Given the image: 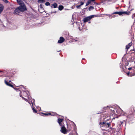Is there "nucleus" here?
<instances>
[{
	"label": "nucleus",
	"mask_w": 135,
	"mask_h": 135,
	"mask_svg": "<svg viewBox=\"0 0 135 135\" xmlns=\"http://www.w3.org/2000/svg\"><path fill=\"white\" fill-rule=\"evenodd\" d=\"M35 101V100L34 99H33L32 101H31V103L32 104V105H33V104L34 103V102Z\"/></svg>",
	"instance_id": "393cba45"
},
{
	"label": "nucleus",
	"mask_w": 135,
	"mask_h": 135,
	"mask_svg": "<svg viewBox=\"0 0 135 135\" xmlns=\"http://www.w3.org/2000/svg\"><path fill=\"white\" fill-rule=\"evenodd\" d=\"M94 15H91L87 17L84 19V22H88L92 18L94 17Z\"/></svg>",
	"instance_id": "39448f33"
},
{
	"label": "nucleus",
	"mask_w": 135,
	"mask_h": 135,
	"mask_svg": "<svg viewBox=\"0 0 135 135\" xmlns=\"http://www.w3.org/2000/svg\"><path fill=\"white\" fill-rule=\"evenodd\" d=\"M95 0H90L89 1H91V2H94L95 1Z\"/></svg>",
	"instance_id": "2f4dec72"
},
{
	"label": "nucleus",
	"mask_w": 135,
	"mask_h": 135,
	"mask_svg": "<svg viewBox=\"0 0 135 135\" xmlns=\"http://www.w3.org/2000/svg\"><path fill=\"white\" fill-rule=\"evenodd\" d=\"M8 72L7 70L0 71V77L7 76Z\"/></svg>",
	"instance_id": "f03ea898"
},
{
	"label": "nucleus",
	"mask_w": 135,
	"mask_h": 135,
	"mask_svg": "<svg viewBox=\"0 0 135 135\" xmlns=\"http://www.w3.org/2000/svg\"><path fill=\"white\" fill-rule=\"evenodd\" d=\"M4 82L7 85L11 87H13V85L11 84L10 82L11 81L10 80L9 81V82H8L6 80H4Z\"/></svg>",
	"instance_id": "6e6552de"
},
{
	"label": "nucleus",
	"mask_w": 135,
	"mask_h": 135,
	"mask_svg": "<svg viewBox=\"0 0 135 135\" xmlns=\"http://www.w3.org/2000/svg\"><path fill=\"white\" fill-rule=\"evenodd\" d=\"M116 111L117 113L120 114L122 111V110L120 108H119V110L118 111H117L116 110Z\"/></svg>",
	"instance_id": "f3484780"
},
{
	"label": "nucleus",
	"mask_w": 135,
	"mask_h": 135,
	"mask_svg": "<svg viewBox=\"0 0 135 135\" xmlns=\"http://www.w3.org/2000/svg\"><path fill=\"white\" fill-rule=\"evenodd\" d=\"M64 8V7L62 6H59V9L60 10H62Z\"/></svg>",
	"instance_id": "a211bd4d"
},
{
	"label": "nucleus",
	"mask_w": 135,
	"mask_h": 135,
	"mask_svg": "<svg viewBox=\"0 0 135 135\" xmlns=\"http://www.w3.org/2000/svg\"><path fill=\"white\" fill-rule=\"evenodd\" d=\"M18 3L20 5L22 4L23 2L21 0H17Z\"/></svg>",
	"instance_id": "dca6fc26"
},
{
	"label": "nucleus",
	"mask_w": 135,
	"mask_h": 135,
	"mask_svg": "<svg viewBox=\"0 0 135 135\" xmlns=\"http://www.w3.org/2000/svg\"><path fill=\"white\" fill-rule=\"evenodd\" d=\"M21 12L18 7L16 8L14 12V13L16 14V15H18Z\"/></svg>",
	"instance_id": "0eeeda50"
},
{
	"label": "nucleus",
	"mask_w": 135,
	"mask_h": 135,
	"mask_svg": "<svg viewBox=\"0 0 135 135\" xmlns=\"http://www.w3.org/2000/svg\"><path fill=\"white\" fill-rule=\"evenodd\" d=\"M94 9V8L93 6H90L89 8V10L90 11L93 10Z\"/></svg>",
	"instance_id": "6ab92c4d"
},
{
	"label": "nucleus",
	"mask_w": 135,
	"mask_h": 135,
	"mask_svg": "<svg viewBox=\"0 0 135 135\" xmlns=\"http://www.w3.org/2000/svg\"><path fill=\"white\" fill-rule=\"evenodd\" d=\"M51 7L52 8H56L57 7V4L56 3L54 2L51 5Z\"/></svg>",
	"instance_id": "f8f14e48"
},
{
	"label": "nucleus",
	"mask_w": 135,
	"mask_h": 135,
	"mask_svg": "<svg viewBox=\"0 0 135 135\" xmlns=\"http://www.w3.org/2000/svg\"><path fill=\"white\" fill-rule=\"evenodd\" d=\"M4 2L6 3H7L8 2V1L7 0H4Z\"/></svg>",
	"instance_id": "7c9ffc66"
},
{
	"label": "nucleus",
	"mask_w": 135,
	"mask_h": 135,
	"mask_svg": "<svg viewBox=\"0 0 135 135\" xmlns=\"http://www.w3.org/2000/svg\"><path fill=\"white\" fill-rule=\"evenodd\" d=\"M32 109L33 110V111L35 113H36L37 112V111H36V110L33 107H32Z\"/></svg>",
	"instance_id": "5701e85b"
},
{
	"label": "nucleus",
	"mask_w": 135,
	"mask_h": 135,
	"mask_svg": "<svg viewBox=\"0 0 135 135\" xmlns=\"http://www.w3.org/2000/svg\"><path fill=\"white\" fill-rule=\"evenodd\" d=\"M132 69V68H128V70H131Z\"/></svg>",
	"instance_id": "473e14b6"
},
{
	"label": "nucleus",
	"mask_w": 135,
	"mask_h": 135,
	"mask_svg": "<svg viewBox=\"0 0 135 135\" xmlns=\"http://www.w3.org/2000/svg\"><path fill=\"white\" fill-rule=\"evenodd\" d=\"M4 8V7L3 5L1 4H0V13H1L3 11V10Z\"/></svg>",
	"instance_id": "9b49d317"
},
{
	"label": "nucleus",
	"mask_w": 135,
	"mask_h": 135,
	"mask_svg": "<svg viewBox=\"0 0 135 135\" xmlns=\"http://www.w3.org/2000/svg\"><path fill=\"white\" fill-rule=\"evenodd\" d=\"M50 3L49 2H47L45 3V5L46 6L50 5Z\"/></svg>",
	"instance_id": "412c9836"
},
{
	"label": "nucleus",
	"mask_w": 135,
	"mask_h": 135,
	"mask_svg": "<svg viewBox=\"0 0 135 135\" xmlns=\"http://www.w3.org/2000/svg\"><path fill=\"white\" fill-rule=\"evenodd\" d=\"M38 2L41 3H43L45 2V0H39Z\"/></svg>",
	"instance_id": "4be33fe9"
},
{
	"label": "nucleus",
	"mask_w": 135,
	"mask_h": 135,
	"mask_svg": "<svg viewBox=\"0 0 135 135\" xmlns=\"http://www.w3.org/2000/svg\"><path fill=\"white\" fill-rule=\"evenodd\" d=\"M65 40L64 39L63 37H61L60 38L59 40L58 41V43H61L64 41Z\"/></svg>",
	"instance_id": "1a4fd4ad"
},
{
	"label": "nucleus",
	"mask_w": 135,
	"mask_h": 135,
	"mask_svg": "<svg viewBox=\"0 0 135 135\" xmlns=\"http://www.w3.org/2000/svg\"><path fill=\"white\" fill-rule=\"evenodd\" d=\"M100 124L102 127L104 126L106 127H109V124L108 123L103 122L102 123L100 122Z\"/></svg>",
	"instance_id": "20e7f679"
},
{
	"label": "nucleus",
	"mask_w": 135,
	"mask_h": 135,
	"mask_svg": "<svg viewBox=\"0 0 135 135\" xmlns=\"http://www.w3.org/2000/svg\"><path fill=\"white\" fill-rule=\"evenodd\" d=\"M113 13L115 14H117L119 15H122V12H114Z\"/></svg>",
	"instance_id": "4468645a"
},
{
	"label": "nucleus",
	"mask_w": 135,
	"mask_h": 135,
	"mask_svg": "<svg viewBox=\"0 0 135 135\" xmlns=\"http://www.w3.org/2000/svg\"><path fill=\"white\" fill-rule=\"evenodd\" d=\"M78 40V39L77 38H76L74 40L73 42L74 41H77Z\"/></svg>",
	"instance_id": "cd10ccee"
},
{
	"label": "nucleus",
	"mask_w": 135,
	"mask_h": 135,
	"mask_svg": "<svg viewBox=\"0 0 135 135\" xmlns=\"http://www.w3.org/2000/svg\"><path fill=\"white\" fill-rule=\"evenodd\" d=\"M91 3V1H88L86 3V6L88 5L90 3Z\"/></svg>",
	"instance_id": "aec40b11"
},
{
	"label": "nucleus",
	"mask_w": 135,
	"mask_h": 135,
	"mask_svg": "<svg viewBox=\"0 0 135 135\" xmlns=\"http://www.w3.org/2000/svg\"><path fill=\"white\" fill-rule=\"evenodd\" d=\"M122 15H129L130 12H122Z\"/></svg>",
	"instance_id": "2eb2a0df"
},
{
	"label": "nucleus",
	"mask_w": 135,
	"mask_h": 135,
	"mask_svg": "<svg viewBox=\"0 0 135 135\" xmlns=\"http://www.w3.org/2000/svg\"><path fill=\"white\" fill-rule=\"evenodd\" d=\"M81 6L80 5H78V6H76V7L77 8H79Z\"/></svg>",
	"instance_id": "c85d7f7f"
},
{
	"label": "nucleus",
	"mask_w": 135,
	"mask_h": 135,
	"mask_svg": "<svg viewBox=\"0 0 135 135\" xmlns=\"http://www.w3.org/2000/svg\"><path fill=\"white\" fill-rule=\"evenodd\" d=\"M60 131L62 133L64 134H65L67 133L66 129L64 126H61Z\"/></svg>",
	"instance_id": "423d86ee"
},
{
	"label": "nucleus",
	"mask_w": 135,
	"mask_h": 135,
	"mask_svg": "<svg viewBox=\"0 0 135 135\" xmlns=\"http://www.w3.org/2000/svg\"><path fill=\"white\" fill-rule=\"evenodd\" d=\"M80 3H81V4L80 5L81 6L83 5L84 4V3L82 2H81Z\"/></svg>",
	"instance_id": "bb28decb"
},
{
	"label": "nucleus",
	"mask_w": 135,
	"mask_h": 135,
	"mask_svg": "<svg viewBox=\"0 0 135 135\" xmlns=\"http://www.w3.org/2000/svg\"><path fill=\"white\" fill-rule=\"evenodd\" d=\"M132 42H131L128 44V45L126 46V49H127V50H128L129 49V47L132 45Z\"/></svg>",
	"instance_id": "ddd939ff"
},
{
	"label": "nucleus",
	"mask_w": 135,
	"mask_h": 135,
	"mask_svg": "<svg viewBox=\"0 0 135 135\" xmlns=\"http://www.w3.org/2000/svg\"><path fill=\"white\" fill-rule=\"evenodd\" d=\"M135 75V73H133V74H130V76H132Z\"/></svg>",
	"instance_id": "a878e982"
},
{
	"label": "nucleus",
	"mask_w": 135,
	"mask_h": 135,
	"mask_svg": "<svg viewBox=\"0 0 135 135\" xmlns=\"http://www.w3.org/2000/svg\"><path fill=\"white\" fill-rule=\"evenodd\" d=\"M43 114L45 115V116H48V115H50L51 114L50 113H44Z\"/></svg>",
	"instance_id": "b1692460"
},
{
	"label": "nucleus",
	"mask_w": 135,
	"mask_h": 135,
	"mask_svg": "<svg viewBox=\"0 0 135 135\" xmlns=\"http://www.w3.org/2000/svg\"><path fill=\"white\" fill-rule=\"evenodd\" d=\"M63 119H60V118H58V119L57 122L59 124L60 126H62V125L61 124V122L63 121Z\"/></svg>",
	"instance_id": "9d476101"
},
{
	"label": "nucleus",
	"mask_w": 135,
	"mask_h": 135,
	"mask_svg": "<svg viewBox=\"0 0 135 135\" xmlns=\"http://www.w3.org/2000/svg\"><path fill=\"white\" fill-rule=\"evenodd\" d=\"M18 8L21 12H23L26 10V7L24 3L22 5L20 6Z\"/></svg>",
	"instance_id": "7ed1b4c3"
},
{
	"label": "nucleus",
	"mask_w": 135,
	"mask_h": 135,
	"mask_svg": "<svg viewBox=\"0 0 135 135\" xmlns=\"http://www.w3.org/2000/svg\"><path fill=\"white\" fill-rule=\"evenodd\" d=\"M135 17V13L132 16V18H133L134 17Z\"/></svg>",
	"instance_id": "c756f323"
},
{
	"label": "nucleus",
	"mask_w": 135,
	"mask_h": 135,
	"mask_svg": "<svg viewBox=\"0 0 135 135\" xmlns=\"http://www.w3.org/2000/svg\"><path fill=\"white\" fill-rule=\"evenodd\" d=\"M20 96L21 97H22L23 99H24L26 101H28L27 99L26 98H25L23 97H22V96L27 97L29 99V97H28V95L26 91L23 90L22 92H20Z\"/></svg>",
	"instance_id": "f257e3e1"
},
{
	"label": "nucleus",
	"mask_w": 135,
	"mask_h": 135,
	"mask_svg": "<svg viewBox=\"0 0 135 135\" xmlns=\"http://www.w3.org/2000/svg\"><path fill=\"white\" fill-rule=\"evenodd\" d=\"M129 74H130V73L129 72H128V73H127V75H129Z\"/></svg>",
	"instance_id": "72a5a7b5"
}]
</instances>
